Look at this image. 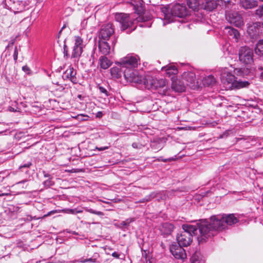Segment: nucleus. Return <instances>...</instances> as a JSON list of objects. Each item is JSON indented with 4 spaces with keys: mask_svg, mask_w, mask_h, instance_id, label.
Wrapping results in <instances>:
<instances>
[{
    "mask_svg": "<svg viewBox=\"0 0 263 263\" xmlns=\"http://www.w3.org/2000/svg\"><path fill=\"white\" fill-rule=\"evenodd\" d=\"M163 12L164 14V18L167 23L173 21V16L184 17L190 13L185 5L180 4H176L172 7L171 10V14L168 13L169 11L166 8H165Z\"/></svg>",
    "mask_w": 263,
    "mask_h": 263,
    "instance_id": "obj_1",
    "label": "nucleus"
},
{
    "mask_svg": "<svg viewBox=\"0 0 263 263\" xmlns=\"http://www.w3.org/2000/svg\"><path fill=\"white\" fill-rule=\"evenodd\" d=\"M226 8V18L228 22L237 27H240L244 25L242 16L238 12L229 11L233 8L234 4L229 0L224 1Z\"/></svg>",
    "mask_w": 263,
    "mask_h": 263,
    "instance_id": "obj_2",
    "label": "nucleus"
},
{
    "mask_svg": "<svg viewBox=\"0 0 263 263\" xmlns=\"http://www.w3.org/2000/svg\"><path fill=\"white\" fill-rule=\"evenodd\" d=\"M197 225L200 232V236L198 237L199 242L205 241L206 239L215 235L214 230L206 219L200 220Z\"/></svg>",
    "mask_w": 263,
    "mask_h": 263,
    "instance_id": "obj_3",
    "label": "nucleus"
},
{
    "mask_svg": "<svg viewBox=\"0 0 263 263\" xmlns=\"http://www.w3.org/2000/svg\"><path fill=\"white\" fill-rule=\"evenodd\" d=\"M239 61L245 64H251L253 62V51L247 46L241 47L238 52Z\"/></svg>",
    "mask_w": 263,
    "mask_h": 263,
    "instance_id": "obj_4",
    "label": "nucleus"
},
{
    "mask_svg": "<svg viewBox=\"0 0 263 263\" xmlns=\"http://www.w3.org/2000/svg\"><path fill=\"white\" fill-rule=\"evenodd\" d=\"M116 21L121 25V28L122 30L130 29L134 24L133 19L130 17L128 14L120 13H117L115 15Z\"/></svg>",
    "mask_w": 263,
    "mask_h": 263,
    "instance_id": "obj_5",
    "label": "nucleus"
},
{
    "mask_svg": "<svg viewBox=\"0 0 263 263\" xmlns=\"http://www.w3.org/2000/svg\"><path fill=\"white\" fill-rule=\"evenodd\" d=\"M223 219V215H214L211 216L210 219V224L212 226L213 230H214L215 235L217 231L226 229V223Z\"/></svg>",
    "mask_w": 263,
    "mask_h": 263,
    "instance_id": "obj_6",
    "label": "nucleus"
},
{
    "mask_svg": "<svg viewBox=\"0 0 263 263\" xmlns=\"http://www.w3.org/2000/svg\"><path fill=\"white\" fill-rule=\"evenodd\" d=\"M115 29L112 24L108 23L102 26L99 34V40L107 41L114 34Z\"/></svg>",
    "mask_w": 263,
    "mask_h": 263,
    "instance_id": "obj_7",
    "label": "nucleus"
},
{
    "mask_svg": "<svg viewBox=\"0 0 263 263\" xmlns=\"http://www.w3.org/2000/svg\"><path fill=\"white\" fill-rule=\"evenodd\" d=\"M182 80L184 82L186 86L193 89H195L198 87V83L196 81L195 74L193 72H184L182 76Z\"/></svg>",
    "mask_w": 263,
    "mask_h": 263,
    "instance_id": "obj_8",
    "label": "nucleus"
},
{
    "mask_svg": "<svg viewBox=\"0 0 263 263\" xmlns=\"http://www.w3.org/2000/svg\"><path fill=\"white\" fill-rule=\"evenodd\" d=\"M124 77L130 82L135 83H141L142 80L141 77L137 74V72L133 69H125L124 70Z\"/></svg>",
    "mask_w": 263,
    "mask_h": 263,
    "instance_id": "obj_9",
    "label": "nucleus"
},
{
    "mask_svg": "<svg viewBox=\"0 0 263 263\" xmlns=\"http://www.w3.org/2000/svg\"><path fill=\"white\" fill-rule=\"evenodd\" d=\"M235 77L230 72L223 73L221 76V82L226 89H232L234 88Z\"/></svg>",
    "mask_w": 263,
    "mask_h": 263,
    "instance_id": "obj_10",
    "label": "nucleus"
},
{
    "mask_svg": "<svg viewBox=\"0 0 263 263\" xmlns=\"http://www.w3.org/2000/svg\"><path fill=\"white\" fill-rule=\"evenodd\" d=\"M138 60L136 57L128 56L122 59L120 64L122 68L124 69H133L137 67L138 64Z\"/></svg>",
    "mask_w": 263,
    "mask_h": 263,
    "instance_id": "obj_11",
    "label": "nucleus"
},
{
    "mask_svg": "<svg viewBox=\"0 0 263 263\" xmlns=\"http://www.w3.org/2000/svg\"><path fill=\"white\" fill-rule=\"evenodd\" d=\"M170 251L177 259H184L186 258V254L183 247L177 244H172L170 246Z\"/></svg>",
    "mask_w": 263,
    "mask_h": 263,
    "instance_id": "obj_12",
    "label": "nucleus"
},
{
    "mask_svg": "<svg viewBox=\"0 0 263 263\" xmlns=\"http://www.w3.org/2000/svg\"><path fill=\"white\" fill-rule=\"evenodd\" d=\"M83 51V40L80 36L75 37V44L71 54L72 58H78Z\"/></svg>",
    "mask_w": 263,
    "mask_h": 263,
    "instance_id": "obj_13",
    "label": "nucleus"
},
{
    "mask_svg": "<svg viewBox=\"0 0 263 263\" xmlns=\"http://www.w3.org/2000/svg\"><path fill=\"white\" fill-rule=\"evenodd\" d=\"M178 245L183 247H187L192 241L191 235L187 232H182L177 237Z\"/></svg>",
    "mask_w": 263,
    "mask_h": 263,
    "instance_id": "obj_14",
    "label": "nucleus"
},
{
    "mask_svg": "<svg viewBox=\"0 0 263 263\" xmlns=\"http://www.w3.org/2000/svg\"><path fill=\"white\" fill-rule=\"evenodd\" d=\"M77 71L72 67L67 69L62 75L64 80H70L73 84H77L78 82L76 75Z\"/></svg>",
    "mask_w": 263,
    "mask_h": 263,
    "instance_id": "obj_15",
    "label": "nucleus"
},
{
    "mask_svg": "<svg viewBox=\"0 0 263 263\" xmlns=\"http://www.w3.org/2000/svg\"><path fill=\"white\" fill-rule=\"evenodd\" d=\"M239 6L245 9H251L257 7L258 2L256 0H237Z\"/></svg>",
    "mask_w": 263,
    "mask_h": 263,
    "instance_id": "obj_16",
    "label": "nucleus"
},
{
    "mask_svg": "<svg viewBox=\"0 0 263 263\" xmlns=\"http://www.w3.org/2000/svg\"><path fill=\"white\" fill-rule=\"evenodd\" d=\"M200 8L207 11H211L217 7L215 0H201Z\"/></svg>",
    "mask_w": 263,
    "mask_h": 263,
    "instance_id": "obj_17",
    "label": "nucleus"
},
{
    "mask_svg": "<svg viewBox=\"0 0 263 263\" xmlns=\"http://www.w3.org/2000/svg\"><path fill=\"white\" fill-rule=\"evenodd\" d=\"M99 51L104 55H106L110 53V46L106 41L99 40Z\"/></svg>",
    "mask_w": 263,
    "mask_h": 263,
    "instance_id": "obj_18",
    "label": "nucleus"
},
{
    "mask_svg": "<svg viewBox=\"0 0 263 263\" xmlns=\"http://www.w3.org/2000/svg\"><path fill=\"white\" fill-rule=\"evenodd\" d=\"M142 0H131L130 3L133 6L135 12L138 14H141L143 11Z\"/></svg>",
    "mask_w": 263,
    "mask_h": 263,
    "instance_id": "obj_19",
    "label": "nucleus"
},
{
    "mask_svg": "<svg viewBox=\"0 0 263 263\" xmlns=\"http://www.w3.org/2000/svg\"><path fill=\"white\" fill-rule=\"evenodd\" d=\"M182 229L184 230L183 232L188 233L191 235V237H192L193 235H195L197 234L198 228V225L196 226L190 224H184L182 225Z\"/></svg>",
    "mask_w": 263,
    "mask_h": 263,
    "instance_id": "obj_20",
    "label": "nucleus"
},
{
    "mask_svg": "<svg viewBox=\"0 0 263 263\" xmlns=\"http://www.w3.org/2000/svg\"><path fill=\"white\" fill-rule=\"evenodd\" d=\"M223 220L226 223V228L227 227V225L232 226L234 224L238 222V219L235 216V215L233 214H223Z\"/></svg>",
    "mask_w": 263,
    "mask_h": 263,
    "instance_id": "obj_21",
    "label": "nucleus"
},
{
    "mask_svg": "<svg viewBox=\"0 0 263 263\" xmlns=\"http://www.w3.org/2000/svg\"><path fill=\"white\" fill-rule=\"evenodd\" d=\"M145 87L148 89H155V78L147 76L142 81Z\"/></svg>",
    "mask_w": 263,
    "mask_h": 263,
    "instance_id": "obj_22",
    "label": "nucleus"
},
{
    "mask_svg": "<svg viewBox=\"0 0 263 263\" xmlns=\"http://www.w3.org/2000/svg\"><path fill=\"white\" fill-rule=\"evenodd\" d=\"M172 88L176 92H183L185 90L186 85L182 80L173 82Z\"/></svg>",
    "mask_w": 263,
    "mask_h": 263,
    "instance_id": "obj_23",
    "label": "nucleus"
},
{
    "mask_svg": "<svg viewBox=\"0 0 263 263\" xmlns=\"http://www.w3.org/2000/svg\"><path fill=\"white\" fill-rule=\"evenodd\" d=\"M125 68H122L120 65V67H114L110 69V73L113 78L119 79L121 77L122 75H124V70Z\"/></svg>",
    "mask_w": 263,
    "mask_h": 263,
    "instance_id": "obj_24",
    "label": "nucleus"
},
{
    "mask_svg": "<svg viewBox=\"0 0 263 263\" xmlns=\"http://www.w3.org/2000/svg\"><path fill=\"white\" fill-rule=\"evenodd\" d=\"M201 0H187V5L189 8L194 11H198L200 7Z\"/></svg>",
    "mask_w": 263,
    "mask_h": 263,
    "instance_id": "obj_25",
    "label": "nucleus"
},
{
    "mask_svg": "<svg viewBox=\"0 0 263 263\" xmlns=\"http://www.w3.org/2000/svg\"><path fill=\"white\" fill-rule=\"evenodd\" d=\"M99 64L101 68L106 69L111 66L112 62L106 57V55H103L100 58Z\"/></svg>",
    "mask_w": 263,
    "mask_h": 263,
    "instance_id": "obj_26",
    "label": "nucleus"
},
{
    "mask_svg": "<svg viewBox=\"0 0 263 263\" xmlns=\"http://www.w3.org/2000/svg\"><path fill=\"white\" fill-rule=\"evenodd\" d=\"M174 230V226L170 223H164L162 225L161 231L165 235L171 234Z\"/></svg>",
    "mask_w": 263,
    "mask_h": 263,
    "instance_id": "obj_27",
    "label": "nucleus"
},
{
    "mask_svg": "<svg viewBox=\"0 0 263 263\" xmlns=\"http://www.w3.org/2000/svg\"><path fill=\"white\" fill-rule=\"evenodd\" d=\"M248 33L252 37H256L259 33V28L257 27V24H254L250 26L247 30Z\"/></svg>",
    "mask_w": 263,
    "mask_h": 263,
    "instance_id": "obj_28",
    "label": "nucleus"
},
{
    "mask_svg": "<svg viewBox=\"0 0 263 263\" xmlns=\"http://www.w3.org/2000/svg\"><path fill=\"white\" fill-rule=\"evenodd\" d=\"M202 83L204 86H211L215 84L216 80L213 76L209 75L203 79Z\"/></svg>",
    "mask_w": 263,
    "mask_h": 263,
    "instance_id": "obj_29",
    "label": "nucleus"
},
{
    "mask_svg": "<svg viewBox=\"0 0 263 263\" xmlns=\"http://www.w3.org/2000/svg\"><path fill=\"white\" fill-rule=\"evenodd\" d=\"M165 69L166 75L171 77L172 75H175L178 72V70L175 66L168 65L162 68Z\"/></svg>",
    "mask_w": 263,
    "mask_h": 263,
    "instance_id": "obj_30",
    "label": "nucleus"
},
{
    "mask_svg": "<svg viewBox=\"0 0 263 263\" xmlns=\"http://www.w3.org/2000/svg\"><path fill=\"white\" fill-rule=\"evenodd\" d=\"M15 8L18 12L23 11L25 9V7L28 5V4L23 1H17L14 3Z\"/></svg>",
    "mask_w": 263,
    "mask_h": 263,
    "instance_id": "obj_31",
    "label": "nucleus"
},
{
    "mask_svg": "<svg viewBox=\"0 0 263 263\" xmlns=\"http://www.w3.org/2000/svg\"><path fill=\"white\" fill-rule=\"evenodd\" d=\"M250 83L248 81H242L240 80L237 81L236 80L235 82H234V88L240 89L242 88L248 87Z\"/></svg>",
    "mask_w": 263,
    "mask_h": 263,
    "instance_id": "obj_32",
    "label": "nucleus"
},
{
    "mask_svg": "<svg viewBox=\"0 0 263 263\" xmlns=\"http://www.w3.org/2000/svg\"><path fill=\"white\" fill-rule=\"evenodd\" d=\"M255 52L258 55H263V39L260 40L256 44Z\"/></svg>",
    "mask_w": 263,
    "mask_h": 263,
    "instance_id": "obj_33",
    "label": "nucleus"
},
{
    "mask_svg": "<svg viewBox=\"0 0 263 263\" xmlns=\"http://www.w3.org/2000/svg\"><path fill=\"white\" fill-rule=\"evenodd\" d=\"M166 85V81L163 79H158L155 78V89H157L159 88L164 87Z\"/></svg>",
    "mask_w": 263,
    "mask_h": 263,
    "instance_id": "obj_34",
    "label": "nucleus"
},
{
    "mask_svg": "<svg viewBox=\"0 0 263 263\" xmlns=\"http://www.w3.org/2000/svg\"><path fill=\"white\" fill-rule=\"evenodd\" d=\"M228 29H229L230 35H233L234 38L238 39L239 37V33L238 30L232 27H228Z\"/></svg>",
    "mask_w": 263,
    "mask_h": 263,
    "instance_id": "obj_35",
    "label": "nucleus"
},
{
    "mask_svg": "<svg viewBox=\"0 0 263 263\" xmlns=\"http://www.w3.org/2000/svg\"><path fill=\"white\" fill-rule=\"evenodd\" d=\"M54 182L52 180V177L49 178H47L43 182L44 185L46 187H49L54 185Z\"/></svg>",
    "mask_w": 263,
    "mask_h": 263,
    "instance_id": "obj_36",
    "label": "nucleus"
},
{
    "mask_svg": "<svg viewBox=\"0 0 263 263\" xmlns=\"http://www.w3.org/2000/svg\"><path fill=\"white\" fill-rule=\"evenodd\" d=\"M255 14L256 15L263 19V7L260 6L257 9H256L255 11Z\"/></svg>",
    "mask_w": 263,
    "mask_h": 263,
    "instance_id": "obj_37",
    "label": "nucleus"
},
{
    "mask_svg": "<svg viewBox=\"0 0 263 263\" xmlns=\"http://www.w3.org/2000/svg\"><path fill=\"white\" fill-rule=\"evenodd\" d=\"M87 211L90 213L97 215L98 216H103L104 213L101 211H96L92 209H89L87 210Z\"/></svg>",
    "mask_w": 263,
    "mask_h": 263,
    "instance_id": "obj_38",
    "label": "nucleus"
},
{
    "mask_svg": "<svg viewBox=\"0 0 263 263\" xmlns=\"http://www.w3.org/2000/svg\"><path fill=\"white\" fill-rule=\"evenodd\" d=\"M98 88L99 89L100 92L101 93L104 94L105 97H107L108 96V91L104 87H103V86H99Z\"/></svg>",
    "mask_w": 263,
    "mask_h": 263,
    "instance_id": "obj_39",
    "label": "nucleus"
},
{
    "mask_svg": "<svg viewBox=\"0 0 263 263\" xmlns=\"http://www.w3.org/2000/svg\"><path fill=\"white\" fill-rule=\"evenodd\" d=\"M154 197H155V196L154 195V193H152L151 195H149V196L145 197L144 199L139 201V202L141 203V202H144L145 201H148L152 198H154Z\"/></svg>",
    "mask_w": 263,
    "mask_h": 263,
    "instance_id": "obj_40",
    "label": "nucleus"
},
{
    "mask_svg": "<svg viewBox=\"0 0 263 263\" xmlns=\"http://www.w3.org/2000/svg\"><path fill=\"white\" fill-rule=\"evenodd\" d=\"M135 220L134 218L127 219L125 221H124L122 222V224L123 226H127L130 223L134 221Z\"/></svg>",
    "mask_w": 263,
    "mask_h": 263,
    "instance_id": "obj_41",
    "label": "nucleus"
},
{
    "mask_svg": "<svg viewBox=\"0 0 263 263\" xmlns=\"http://www.w3.org/2000/svg\"><path fill=\"white\" fill-rule=\"evenodd\" d=\"M175 158H174V157H172V158H168V159H162V157H160L159 159H158V160L159 161H162V162H168V161H173L174 160H175Z\"/></svg>",
    "mask_w": 263,
    "mask_h": 263,
    "instance_id": "obj_42",
    "label": "nucleus"
},
{
    "mask_svg": "<svg viewBox=\"0 0 263 263\" xmlns=\"http://www.w3.org/2000/svg\"><path fill=\"white\" fill-rule=\"evenodd\" d=\"M31 165V162H28L20 166L19 168L22 170L24 168H29Z\"/></svg>",
    "mask_w": 263,
    "mask_h": 263,
    "instance_id": "obj_43",
    "label": "nucleus"
},
{
    "mask_svg": "<svg viewBox=\"0 0 263 263\" xmlns=\"http://www.w3.org/2000/svg\"><path fill=\"white\" fill-rule=\"evenodd\" d=\"M132 146L134 148L140 149L142 148V144L135 142L132 144Z\"/></svg>",
    "mask_w": 263,
    "mask_h": 263,
    "instance_id": "obj_44",
    "label": "nucleus"
},
{
    "mask_svg": "<svg viewBox=\"0 0 263 263\" xmlns=\"http://www.w3.org/2000/svg\"><path fill=\"white\" fill-rule=\"evenodd\" d=\"M197 255L196 254H194L192 257V263H199L198 259L197 258Z\"/></svg>",
    "mask_w": 263,
    "mask_h": 263,
    "instance_id": "obj_45",
    "label": "nucleus"
},
{
    "mask_svg": "<svg viewBox=\"0 0 263 263\" xmlns=\"http://www.w3.org/2000/svg\"><path fill=\"white\" fill-rule=\"evenodd\" d=\"M17 55H18L17 49V47H15L14 51V54H13V58H14V60L15 61H16V60H17Z\"/></svg>",
    "mask_w": 263,
    "mask_h": 263,
    "instance_id": "obj_46",
    "label": "nucleus"
},
{
    "mask_svg": "<svg viewBox=\"0 0 263 263\" xmlns=\"http://www.w3.org/2000/svg\"><path fill=\"white\" fill-rule=\"evenodd\" d=\"M22 70L27 73H29L30 71V68L27 65L24 66L22 67Z\"/></svg>",
    "mask_w": 263,
    "mask_h": 263,
    "instance_id": "obj_47",
    "label": "nucleus"
},
{
    "mask_svg": "<svg viewBox=\"0 0 263 263\" xmlns=\"http://www.w3.org/2000/svg\"><path fill=\"white\" fill-rule=\"evenodd\" d=\"M15 41V38L12 39L9 42V44L6 47V49H8L9 47L12 46Z\"/></svg>",
    "mask_w": 263,
    "mask_h": 263,
    "instance_id": "obj_48",
    "label": "nucleus"
},
{
    "mask_svg": "<svg viewBox=\"0 0 263 263\" xmlns=\"http://www.w3.org/2000/svg\"><path fill=\"white\" fill-rule=\"evenodd\" d=\"M64 56H67L68 55V47L65 44L64 45Z\"/></svg>",
    "mask_w": 263,
    "mask_h": 263,
    "instance_id": "obj_49",
    "label": "nucleus"
},
{
    "mask_svg": "<svg viewBox=\"0 0 263 263\" xmlns=\"http://www.w3.org/2000/svg\"><path fill=\"white\" fill-rule=\"evenodd\" d=\"M43 174L44 177L47 179L52 177V176L50 174L46 173L45 171H43Z\"/></svg>",
    "mask_w": 263,
    "mask_h": 263,
    "instance_id": "obj_50",
    "label": "nucleus"
},
{
    "mask_svg": "<svg viewBox=\"0 0 263 263\" xmlns=\"http://www.w3.org/2000/svg\"><path fill=\"white\" fill-rule=\"evenodd\" d=\"M234 72L235 74L237 75H241V69H235L234 71Z\"/></svg>",
    "mask_w": 263,
    "mask_h": 263,
    "instance_id": "obj_51",
    "label": "nucleus"
},
{
    "mask_svg": "<svg viewBox=\"0 0 263 263\" xmlns=\"http://www.w3.org/2000/svg\"><path fill=\"white\" fill-rule=\"evenodd\" d=\"M258 70L261 71L262 72L260 73V77L263 80V67L259 66L258 67Z\"/></svg>",
    "mask_w": 263,
    "mask_h": 263,
    "instance_id": "obj_52",
    "label": "nucleus"
},
{
    "mask_svg": "<svg viewBox=\"0 0 263 263\" xmlns=\"http://www.w3.org/2000/svg\"><path fill=\"white\" fill-rule=\"evenodd\" d=\"M86 260H87V262H96V259L95 258H92L86 259Z\"/></svg>",
    "mask_w": 263,
    "mask_h": 263,
    "instance_id": "obj_53",
    "label": "nucleus"
},
{
    "mask_svg": "<svg viewBox=\"0 0 263 263\" xmlns=\"http://www.w3.org/2000/svg\"><path fill=\"white\" fill-rule=\"evenodd\" d=\"M77 261L79 262H81V263L87 262L86 259H83V258H81L80 259H78V260H77Z\"/></svg>",
    "mask_w": 263,
    "mask_h": 263,
    "instance_id": "obj_54",
    "label": "nucleus"
},
{
    "mask_svg": "<svg viewBox=\"0 0 263 263\" xmlns=\"http://www.w3.org/2000/svg\"><path fill=\"white\" fill-rule=\"evenodd\" d=\"M112 256L117 258L119 257V254L116 252L112 253Z\"/></svg>",
    "mask_w": 263,
    "mask_h": 263,
    "instance_id": "obj_55",
    "label": "nucleus"
},
{
    "mask_svg": "<svg viewBox=\"0 0 263 263\" xmlns=\"http://www.w3.org/2000/svg\"><path fill=\"white\" fill-rule=\"evenodd\" d=\"M111 42H112V44L113 45V46H114L117 42V39L115 36H114L112 38H111Z\"/></svg>",
    "mask_w": 263,
    "mask_h": 263,
    "instance_id": "obj_56",
    "label": "nucleus"
},
{
    "mask_svg": "<svg viewBox=\"0 0 263 263\" xmlns=\"http://www.w3.org/2000/svg\"><path fill=\"white\" fill-rule=\"evenodd\" d=\"M96 148L98 149L99 151H104V150L107 149L108 147L107 146L101 147H97Z\"/></svg>",
    "mask_w": 263,
    "mask_h": 263,
    "instance_id": "obj_57",
    "label": "nucleus"
},
{
    "mask_svg": "<svg viewBox=\"0 0 263 263\" xmlns=\"http://www.w3.org/2000/svg\"><path fill=\"white\" fill-rule=\"evenodd\" d=\"M84 117H85V116L83 115L78 116V118L80 120H86V119L84 118Z\"/></svg>",
    "mask_w": 263,
    "mask_h": 263,
    "instance_id": "obj_58",
    "label": "nucleus"
},
{
    "mask_svg": "<svg viewBox=\"0 0 263 263\" xmlns=\"http://www.w3.org/2000/svg\"><path fill=\"white\" fill-rule=\"evenodd\" d=\"M52 213H53V211H51V212H48V214H47L45 215L44 216V217H47V216H49V215H50V214H51Z\"/></svg>",
    "mask_w": 263,
    "mask_h": 263,
    "instance_id": "obj_59",
    "label": "nucleus"
},
{
    "mask_svg": "<svg viewBox=\"0 0 263 263\" xmlns=\"http://www.w3.org/2000/svg\"><path fill=\"white\" fill-rule=\"evenodd\" d=\"M102 112H100H100H98V114H97V117H102Z\"/></svg>",
    "mask_w": 263,
    "mask_h": 263,
    "instance_id": "obj_60",
    "label": "nucleus"
},
{
    "mask_svg": "<svg viewBox=\"0 0 263 263\" xmlns=\"http://www.w3.org/2000/svg\"><path fill=\"white\" fill-rule=\"evenodd\" d=\"M138 19L139 20H138V21H145V20H143V18L141 17H139V18Z\"/></svg>",
    "mask_w": 263,
    "mask_h": 263,
    "instance_id": "obj_61",
    "label": "nucleus"
},
{
    "mask_svg": "<svg viewBox=\"0 0 263 263\" xmlns=\"http://www.w3.org/2000/svg\"><path fill=\"white\" fill-rule=\"evenodd\" d=\"M136 29V27H134V28L133 29H131L129 31V32H130L132 30H134L135 29ZM127 32H129V31H128Z\"/></svg>",
    "mask_w": 263,
    "mask_h": 263,
    "instance_id": "obj_62",
    "label": "nucleus"
},
{
    "mask_svg": "<svg viewBox=\"0 0 263 263\" xmlns=\"http://www.w3.org/2000/svg\"><path fill=\"white\" fill-rule=\"evenodd\" d=\"M64 28H65V26H64L62 28V29H61V30H60V32H59V34L61 33V32H62V30L64 29Z\"/></svg>",
    "mask_w": 263,
    "mask_h": 263,
    "instance_id": "obj_63",
    "label": "nucleus"
},
{
    "mask_svg": "<svg viewBox=\"0 0 263 263\" xmlns=\"http://www.w3.org/2000/svg\"><path fill=\"white\" fill-rule=\"evenodd\" d=\"M25 181H26L23 180V181H20V182H18L17 183H18V184H20V183H24Z\"/></svg>",
    "mask_w": 263,
    "mask_h": 263,
    "instance_id": "obj_64",
    "label": "nucleus"
}]
</instances>
